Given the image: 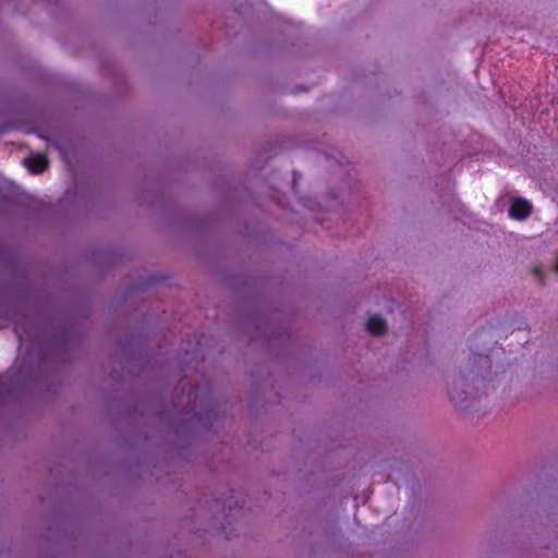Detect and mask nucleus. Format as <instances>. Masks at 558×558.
Listing matches in <instances>:
<instances>
[{
	"instance_id": "3",
	"label": "nucleus",
	"mask_w": 558,
	"mask_h": 558,
	"mask_svg": "<svg viewBox=\"0 0 558 558\" xmlns=\"http://www.w3.org/2000/svg\"><path fill=\"white\" fill-rule=\"evenodd\" d=\"M366 329L373 336L384 335L387 329L386 320L378 315H374L367 319Z\"/></svg>"
},
{
	"instance_id": "6",
	"label": "nucleus",
	"mask_w": 558,
	"mask_h": 558,
	"mask_svg": "<svg viewBox=\"0 0 558 558\" xmlns=\"http://www.w3.org/2000/svg\"><path fill=\"white\" fill-rule=\"evenodd\" d=\"M535 274H536L537 276H539L541 270H539L538 268H535Z\"/></svg>"
},
{
	"instance_id": "2",
	"label": "nucleus",
	"mask_w": 558,
	"mask_h": 558,
	"mask_svg": "<svg viewBox=\"0 0 558 558\" xmlns=\"http://www.w3.org/2000/svg\"><path fill=\"white\" fill-rule=\"evenodd\" d=\"M25 167L33 174H39L48 167V159L43 154H32L24 160Z\"/></svg>"
},
{
	"instance_id": "5",
	"label": "nucleus",
	"mask_w": 558,
	"mask_h": 558,
	"mask_svg": "<svg viewBox=\"0 0 558 558\" xmlns=\"http://www.w3.org/2000/svg\"><path fill=\"white\" fill-rule=\"evenodd\" d=\"M554 269H555L556 272H558V262L556 263Z\"/></svg>"
},
{
	"instance_id": "4",
	"label": "nucleus",
	"mask_w": 558,
	"mask_h": 558,
	"mask_svg": "<svg viewBox=\"0 0 558 558\" xmlns=\"http://www.w3.org/2000/svg\"><path fill=\"white\" fill-rule=\"evenodd\" d=\"M32 329L33 325L27 318H24L22 322L15 323L14 332L20 343H22L23 341L27 340V338L31 337Z\"/></svg>"
},
{
	"instance_id": "1",
	"label": "nucleus",
	"mask_w": 558,
	"mask_h": 558,
	"mask_svg": "<svg viewBox=\"0 0 558 558\" xmlns=\"http://www.w3.org/2000/svg\"><path fill=\"white\" fill-rule=\"evenodd\" d=\"M532 213V206L531 204L522 198H517L512 202L509 215L510 217L518 219V220H524L526 219Z\"/></svg>"
}]
</instances>
